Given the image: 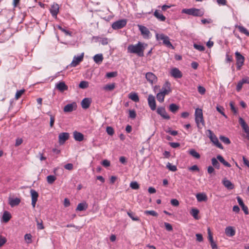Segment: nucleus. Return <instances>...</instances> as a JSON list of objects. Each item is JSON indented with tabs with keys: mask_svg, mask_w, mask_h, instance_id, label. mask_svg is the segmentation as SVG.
Wrapping results in <instances>:
<instances>
[{
	"mask_svg": "<svg viewBox=\"0 0 249 249\" xmlns=\"http://www.w3.org/2000/svg\"><path fill=\"white\" fill-rule=\"evenodd\" d=\"M216 110L218 112H219L221 115H222L225 118H227V116L225 115V114L224 113V112L223 111V110H224V108H223V107L217 105L216 106Z\"/></svg>",
	"mask_w": 249,
	"mask_h": 249,
	"instance_id": "nucleus-43",
	"label": "nucleus"
},
{
	"mask_svg": "<svg viewBox=\"0 0 249 249\" xmlns=\"http://www.w3.org/2000/svg\"><path fill=\"white\" fill-rule=\"evenodd\" d=\"M24 91H25L24 89H21L19 90H18L16 93L15 98L16 99H18L21 96V95L24 92Z\"/></svg>",
	"mask_w": 249,
	"mask_h": 249,
	"instance_id": "nucleus-52",
	"label": "nucleus"
},
{
	"mask_svg": "<svg viewBox=\"0 0 249 249\" xmlns=\"http://www.w3.org/2000/svg\"><path fill=\"white\" fill-rule=\"evenodd\" d=\"M145 78L151 84H153L157 81V77L154 74L151 72H148L146 73Z\"/></svg>",
	"mask_w": 249,
	"mask_h": 249,
	"instance_id": "nucleus-15",
	"label": "nucleus"
},
{
	"mask_svg": "<svg viewBox=\"0 0 249 249\" xmlns=\"http://www.w3.org/2000/svg\"><path fill=\"white\" fill-rule=\"evenodd\" d=\"M73 167V164L71 163H68L64 165V168L68 170H71Z\"/></svg>",
	"mask_w": 249,
	"mask_h": 249,
	"instance_id": "nucleus-62",
	"label": "nucleus"
},
{
	"mask_svg": "<svg viewBox=\"0 0 249 249\" xmlns=\"http://www.w3.org/2000/svg\"><path fill=\"white\" fill-rule=\"evenodd\" d=\"M11 218V215L8 212H5L2 215V218L4 222H7Z\"/></svg>",
	"mask_w": 249,
	"mask_h": 249,
	"instance_id": "nucleus-37",
	"label": "nucleus"
},
{
	"mask_svg": "<svg viewBox=\"0 0 249 249\" xmlns=\"http://www.w3.org/2000/svg\"><path fill=\"white\" fill-rule=\"evenodd\" d=\"M236 27L238 29L239 31L241 33H243L245 34L246 36H249V32L244 27L239 25L237 26Z\"/></svg>",
	"mask_w": 249,
	"mask_h": 249,
	"instance_id": "nucleus-36",
	"label": "nucleus"
},
{
	"mask_svg": "<svg viewBox=\"0 0 249 249\" xmlns=\"http://www.w3.org/2000/svg\"><path fill=\"white\" fill-rule=\"evenodd\" d=\"M239 123L241 125L244 132L246 134V138L249 140V126L245 120L241 117L239 118Z\"/></svg>",
	"mask_w": 249,
	"mask_h": 249,
	"instance_id": "nucleus-7",
	"label": "nucleus"
},
{
	"mask_svg": "<svg viewBox=\"0 0 249 249\" xmlns=\"http://www.w3.org/2000/svg\"><path fill=\"white\" fill-rule=\"evenodd\" d=\"M24 239L27 243H31L32 242V235L31 234H26L24 236Z\"/></svg>",
	"mask_w": 249,
	"mask_h": 249,
	"instance_id": "nucleus-51",
	"label": "nucleus"
},
{
	"mask_svg": "<svg viewBox=\"0 0 249 249\" xmlns=\"http://www.w3.org/2000/svg\"><path fill=\"white\" fill-rule=\"evenodd\" d=\"M75 103L69 104L65 106L64 107V111L65 112H71L74 109Z\"/></svg>",
	"mask_w": 249,
	"mask_h": 249,
	"instance_id": "nucleus-22",
	"label": "nucleus"
},
{
	"mask_svg": "<svg viewBox=\"0 0 249 249\" xmlns=\"http://www.w3.org/2000/svg\"><path fill=\"white\" fill-rule=\"evenodd\" d=\"M84 57V53H82L79 56H74L73 58V60L70 64V66L71 67H75L77 66L80 62L83 61Z\"/></svg>",
	"mask_w": 249,
	"mask_h": 249,
	"instance_id": "nucleus-8",
	"label": "nucleus"
},
{
	"mask_svg": "<svg viewBox=\"0 0 249 249\" xmlns=\"http://www.w3.org/2000/svg\"><path fill=\"white\" fill-rule=\"evenodd\" d=\"M154 15L160 21H164L166 19L165 17L157 10L154 12Z\"/></svg>",
	"mask_w": 249,
	"mask_h": 249,
	"instance_id": "nucleus-21",
	"label": "nucleus"
},
{
	"mask_svg": "<svg viewBox=\"0 0 249 249\" xmlns=\"http://www.w3.org/2000/svg\"><path fill=\"white\" fill-rule=\"evenodd\" d=\"M236 58V68L238 70H240L242 66L244 65L245 57L239 52H236L235 53Z\"/></svg>",
	"mask_w": 249,
	"mask_h": 249,
	"instance_id": "nucleus-5",
	"label": "nucleus"
},
{
	"mask_svg": "<svg viewBox=\"0 0 249 249\" xmlns=\"http://www.w3.org/2000/svg\"><path fill=\"white\" fill-rule=\"evenodd\" d=\"M30 195L32 198V205L33 208H35L36 207V203L37 201V199L38 197V193L35 190L31 189L30 190Z\"/></svg>",
	"mask_w": 249,
	"mask_h": 249,
	"instance_id": "nucleus-9",
	"label": "nucleus"
},
{
	"mask_svg": "<svg viewBox=\"0 0 249 249\" xmlns=\"http://www.w3.org/2000/svg\"><path fill=\"white\" fill-rule=\"evenodd\" d=\"M117 75L116 71L109 72L106 73V77L108 78L114 77Z\"/></svg>",
	"mask_w": 249,
	"mask_h": 249,
	"instance_id": "nucleus-48",
	"label": "nucleus"
},
{
	"mask_svg": "<svg viewBox=\"0 0 249 249\" xmlns=\"http://www.w3.org/2000/svg\"><path fill=\"white\" fill-rule=\"evenodd\" d=\"M213 142V144L216 146V147H218L219 148L221 149H223V147L222 146V144L219 141H212Z\"/></svg>",
	"mask_w": 249,
	"mask_h": 249,
	"instance_id": "nucleus-54",
	"label": "nucleus"
},
{
	"mask_svg": "<svg viewBox=\"0 0 249 249\" xmlns=\"http://www.w3.org/2000/svg\"><path fill=\"white\" fill-rule=\"evenodd\" d=\"M103 59V56L101 53L97 54L95 55L93 57L94 61L96 64H101L102 62Z\"/></svg>",
	"mask_w": 249,
	"mask_h": 249,
	"instance_id": "nucleus-25",
	"label": "nucleus"
},
{
	"mask_svg": "<svg viewBox=\"0 0 249 249\" xmlns=\"http://www.w3.org/2000/svg\"><path fill=\"white\" fill-rule=\"evenodd\" d=\"M73 138L76 141L83 140L84 138L83 134L77 131L73 132Z\"/></svg>",
	"mask_w": 249,
	"mask_h": 249,
	"instance_id": "nucleus-26",
	"label": "nucleus"
},
{
	"mask_svg": "<svg viewBox=\"0 0 249 249\" xmlns=\"http://www.w3.org/2000/svg\"><path fill=\"white\" fill-rule=\"evenodd\" d=\"M126 19H120L113 22L112 24V28L114 30L122 29L126 25Z\"/></svg>",
	"mask_w": 249,
	"mask_h": 249,
	"instance_id": "nucleus-6",
	"label": "nucleus"
},
{
	"mask_svg": "<svg viewBox=\"0 0 249 249\" xmlns=\"http://www.w3.org/2000/svg\"><path fill=\"white\" fill-rule=\"evenodd\" d=\"M164 225H165V227L166 230H167L168 231H172L173 228H172V225L170 224H169L168 223L165 222Z\"/></svg>",
	"mask_w": 249,
	"mask_h": 249,
	"instance_id": "nucleus-57",
	"label": "nucleus"
},
{
	"mask_svg": "<svg viewBox=\"0 0 249 249\" xmlns=\"http://www.w3.org/2000/svg\"><path fill=\"white\" fill-rule=\"evenodd\" d=\"M147 46L146 44L138 42L137 44L129 45L127 47V52L131 53H136L139 56L143 57L144 56L143 52L145 47Z\"/></svg>",
	"mask_w": 249,
	"mask_h": 249,
	"instance_id": "nucleus-1",
	"label": "nucleus"
},
{
	"mask_svg": "<svg viewBox=\"0 0 249 249\" xmlns=\"http://www.w3.org/2000/svg\"><path fill=\"white\" fill-rule=\"evenodd\" d=\"M139 29L140 31L141 34L143 36V37L145 38H149L150 32L146 27L138 25Z\"/></svg>",
	"mask_w": 249,
	"mask_h": 249,
	"instance_id": "nucleus-10",
	"label": "nucleus"
},
{
	"mask_svg": "<svg viewBox=\"0 0 249 249\" xmlns=\"http://www.w3.org/2000/svg\"><path fill=\"white\" fill-rule=\"evenodd\" d=\"M188 152L192 157L196 159H198L200 157L199 154L194 149H191Z\"/></svg>",
	"mask_w": 249,
	"mask_h": 249,
	"instance_id": "nucleus-33",
	"label": "nucleus"
},
{
	"mask_svg": "<svg viewBox=\"0 0 249 249\" xmlns=\"http://www.w3.org/2000/svg\"><path fill=\"white\" fill-rule=\"evenodd\" d=\"M198 91L201 94H204L206 91L205 89L202 86H199L198 87Z\"/></svg>",
	"mask_w": 249,
	"mask_h": 249,
	"instance_id": "nucleus-59",
	"label": "nucleus"
},
{
	"mask_svg": "<svg viewBox=\"0 0 249 249\" xmlns=\"http://www.w3.org/2000/svg\"><path fill=\"white\" fill-rule=\"evenodd\" d=\"M166 167L170 171L175 172L177 170L176 166L172 165L171 163L168 162L166 165Z\"/></svg>",
	"mask_w": 249,
	"mask_h": 249,
	"instance_id": "nucleus-41",
	"label": "nucleus"
},
{
	"mask_svg": "<svg viewBox=\"0 0 249 249\" xmlns=\"http://www.w3.org/2000/svg\"><path fill=\"white\" fill-rule=\"evenodd\" d=\"M136 117V113L134 110H129V117L131 119H135Z\"/></svg>",
	"mask_w": 249,
	"mask_h": 249,
	"instance_id": "nucleus-50",
	"label": "nucleus"
},
{
	"mask_svg": "<svg viewBox=\"0 0 249 249\" xmlns=\"http://www.w3.org/2000/svg\"><path fill=\"white\" fill-rule=\"evenodd\" d=\"M171 204L174 206H178L179 205V202L176 199H172L171 200Z\"/></svg>",
	"mask_w": 249,
	"mask_h": 249,
	"instance_id": "nucleus-60",
	"label": "nucleus"
},
{
	"mask_svg": "<svg viewBox=\"0 0 249 249\" xmlns=\"http://www.w3.org/2000/svg\"><path fill=\"white\" fill-rule=\"evenodd\" d=\"M164 97L165 95L160 92L157 94V99L160 103H162L164 101Z\"/></svg>",
	"mask_w": 249,
	"mask_h": 249,
	"instance_id": "nucleus-44",
	"label": "nucleus"
},
{
	"mask_svg": "<svg viewBox=\"0 0 249 249\" xmlns=\"http://www.w3.org/2000/svg\"><path fill=\"white\" fill-rule=\"evenodd\" d=\"M129 98L135 102H138L139 101V98L138 94L136 93H131L129 95Z\"/></svg>",
	"mask_w": 249,
	"mask_h": 249,
	"instance_id": "nucleus-35",
	"label": "nucleus"
},
{
	"mask_svg": "<svg viewBox=\"0 0 249 249\" xmlns=\"http://www.w3.org/2000/svg\"><path fill=\"white\" fill-rule=\"evenodd\" d=\"M243 84L241 80L238 82L236 89L237 91H239L241 89Z\"/></svg>",
	"mask_w": 249,
	"mask_h": 249,
	"instance_id": "nucleus-58",
	"label": "nucleus"
},
{
	"mask_svg": "<svg viewBox=\"0 0 249 249\" xmlns=\"http://www.w3.org/2000/svg\"><path fill=\"white\" fill-rule=\"evenodd\" d=\"M88 204L86 202H83L80 203H79L77 206L76 209V211H82L86 210L88 208Z\"/></svg>",
	"mask_w": 249,
	"mask_h": 249,
	"instance_id": "nucleus-24",
	"label": "nucleus"
},
{
	"mask_svg": "<svg viewBox=\"0 0 249 249\" xmlns=\"http://www.w3.org/2000/svg\"><path fill=\"white\" fill-rule=\"evenodd\" d=\"M182 14H185L194 17H201L204 14V11L196 8H184L181 10Z\"/></svg>",
	"mask_w": 249,
	"mask_h": 249,
	"instance_id": "nucleus-2",
	"label": "nucleus"
},
{
	"mask_svg": "<svg viewBox=\"0 0 249 249\" xmlns=\"http://www.w3.org/2000/svg\"><path fill=\"white\" fill-rule=\"evenodd\" d=\"M55 87L61 92L67 90L68 89V87L65 84L64 82H59L56 84Z\"/></svg>",
	"mask_w": 249,
	"mask_h": 249,
	"instance_id": "nucleus-17",
	"label": "nucleus"
},
{
	"mask_svg": "<svg viewBox=\"0 0 249 249\" xmlns=\"http://www.w3.org/2000/svg\"><path fill=\"white\" fill-rule=\"evenodd\" d=\"M144 213L146 215H152V216H158V213L155 211H153V210H151V211H145L144 212Z\"/></svg>",
	"mask_w": 249,
	"mask_h": 249,
	"instance_id": "nucleus-42",
	"label": "nucleus"
},
{
	"mask_svg": "<svg viewBox=\"0 0 249 249\" xmlns=\"http://www.w3.org/2000/svg\"><path fill=\"white\" fill-rule=\"evenodd\" d=\"M169 109L171 112L175 113L179 109V106L175 104H171L170 105Z\"/></svg>",
	"mask_w": 249,
	"mask_h": 249,
	"instance_id": "nucleus-32",
	"label": "nucleus"
},
{
	"mask_svg": "<svg viewBox=\"0 0 249 249\" xmlns=\"http://www.w3.org/2000/svg\"><path fill=\"white\" fill-rule=\"evenodd\" d=\"M127 214L132 220L137 221H140V218L138 217L135 216L134 213L132 212H127Z\"/></svg>",
	"mask_w": 249,
	"mask_h": 249,
	"instance_id": "nucleus-46",
	"label": "nucleus"
},
{
	"mask_svg": "<svg viewBox=\"0 0 249 249\" xmlns=\"http://www.w3.org/2000/svg\"><path fill=\"white\" fill-rule=\"evenodd\" d=\"M56 179V178L53 175H49L47 177V181L49 184H53Z\"/></svg>",
	"mask_w": 249,
	"mask_h": 249,
	"instance_id": "nucleus-38",
	"label": "nucleus"
},
{
	"mask_svg": "<svg viewBox=\"0 0 249 249\" xmlns=\"http://www.w3.org/2000/svg\"><path fill=\"white\" fill-rule=\"evenodd\" d=\"M160 92L165 96L171 92V84L168 81L166 82L162 86Z\"/></svg>",
	"mask_w": 249,
	"mask_h": 249,
	"instance_id": "nucleus-11",
	"label": "nucleus"
},
{
	"mask_svg": "<svg viewBox=\"0 0 249 249\" xmlns=\"http://www.w3.org/2000/svg\"><path fill=\"white\" fill-rule=\"evenodd\" d=\"M89 87V83L86 81H81L79 85V87L81 89H84L87 88Z\"/></svg>",
	"mask_w": 249,
	"mask_h": 249,
	"instance_id": "nucleus-40",
	"label": "nucleus"
},
{
	"mask_svg": "<svg viewBox=\"0 0 249 249\" xmlns=\"http://www.w3.org/2000/svg\"><path fill=\"white\" fill-rule=\"evenodd\" d=\"M236 198H237V202H238L239 205L241 206V207H242L245 205L243 200L242 199V198L240 197L237 196Z\"/></svg>",
	"mask_w": 249,
	"mask_h": 249,
	"instance_id": "nucleus-63",
	"label": "nucleus"
},
{
	"mask_svg": "<svg viewBox=\"0 0 249 249\" xmlns=\"http://www.w3.org/2000/svg\"><path fill=\"white\" fill-rule=\"evenodd\" d=\"M148 103L149 107L152 110H155L156 108L155 97L152 95H149L148 98Z\"/></svg>",
	"mask_w": 249,
	"mask_h": 249,
	"instance_id": "nucleus-14",
	"label": "nucleus"
},
{
	"mask_svg": "<svg viewBox=\"0 0 249 249\" xmlns=\"http://www.w3.org/2000/svg\"><path fill=\"white\" fill-rule=\"evenodd\" d=\"M20 202V200L18 198H12L9 200V204L12 207L18 205Z\"/></svg>",
	"mask_w": 249,
	"mask_h": 249,
	"instance_id": "nucleus-30",
	"label": "nucleus"
},
{
	"mask_svg": "<svg viewBox=\"0 0 249 249\" xmlns=\"http://www.w3.org/2000/svg\"><path fill=\"white\" fill-rule=\"evenodd\" d=\"M208 240L210 241V243H214V241L213 237V235L210 230V229L208 228Z\"/></svg>",
	"mask_w": 249,
	"mask_h": 249,
	"instance_id": "nucleus-47",
	"label": "nucleus"
},
{
	"mask_svg": "<svg viewBox=\"0 0 249 249\" xmlns=\"http://www.w3.org/2000/svg\"><path fill=\"white\" fill-rule=\"evenodd\" d=\"M93 38L95 39L96 41L100 42L103 45L108 44V39L107 37L101 38L99 36H93Z\"/></svg>",
	"mask_w": 249,
	"mask_h": 249,
	"instance_id": "nucleus-29",
	"label": "nucleus"
},
{
	"mask_svg": "<svg viewBox=\"0 0 249 249\" xmlns=\"http://www.w3.org/2000/svg\"><path fill=\"white\" fill-rule=\"evenodd\" d=\"M196 198L198 202L205 201L207 200V196L204 193L197 194Z\"/></svg>",
	"mask_w": 249,
	"mask_h": 249,
	"instance_id": "nucleus-23",
	"label": "nucleus"
},
{
	"mask_svg": "<svg viewBox=\"0 0 249 249\" xmlns=\"http://www.w3.org/2000/svg\"><path fill=\"white\" fill-rule=\"evenodd\" d=\"M194 47L199 51H204L205 50V47L202 46V45H198V44H194Z\"/></svg>",
	"mask_w": 249,
	"mask_h": 249,
	"instance_id": "nucleus-49",
	"label": "nucleus"
},
{
	"mask_svg": "<svg viewBox=\"0 0 249 249\" xmlns=\"http://www.w3.org/2000/svg\"><path fill=\"white\" fill-rule=\"evenodd\" d=\"M59 11V6L57 4H53L50 9V12L53 17H56Z\"/></svg>",
	"mask_w": 249,
	"mask_h": 249,
	"instance_id": "nucleus-19",
	"label": "nucleus"
},
{
	"mask_svg": "<svg viewBox=\"0 0 249 249\" xmlns=\"http://www.w3.org/2000/svg\"><path fill=\"white\" fill-rule=\"evenodd\" d=\"M230 107H231V110L234 113H237V110L236 109V108L235 107H234V103L232 102H231L230 103Z\"/></svg>",
	"mask_w": 249,
	"mask_h": 249,
	"instance_id": "nucleus-61",
	"label": "nucleus"
},
{
	"mask_svg": "<svg viewBox=\"0 0 249 249\" xmlns=\"http://www.w3.org/2000/svg\"><path fill=\"white\" fill-rule=\"evenodd\" d=\"M157 112L160 115L163 119L169 120L170 117L166 111V110L163 107H159L157 108Z\"/></svg>",
	"mask_w": 249,
	"mask_h": 249,
	"instance_id": "nucleus-12",
	"label": "nucleus"
},
{
	"mask_svg": "<svg viewBox=\"0 0 249 249\" xmlns=\"http://www.w3.org/2000/svg\"><path fill=\"white\" fill-rule=\"evenodd\" d=\"M70 134L67 132H63L59 134L58 136V140L60 141H64L68 140L69 139Z\"/></svg>",
	"mask_w": 249,
	"mask_h": 249,
	"instance_id": "nucleus-27",
	"label": "nucleus"
},
{
	"mask_svg": "<svg viewBox=\"0 0 249 249\" xmlns=\"http://www.w3.org/2000/svg\"><path fill=\"white\" fill-rule=\"evenodd\" d=\"M198 213H199V211L196 209V208H193L191 210V211H190V214L193 216V217L195 219H198L199 218L198 214Z\"/></svg>",
	"mask_w": 249,
	"mask_h": 249,
	"instance_id": "nucleus-31",
	"label": "nucleus"
},
{
	"mask_svg": "<svg viewBox=\"0 0 249 249\" xmlns=\"http://www.w3.org/2000/svg\"><path fill=\"white\" fill-rule=\"evenodd\" d=\"M156 37L158 40H162L163 45H164L167 47L171 48L172 49H174V47L170 42V38L168 36L165 35L163 34H156Z\"/></svg>",
	"mask_w": 249,
	"mask_h": 249,
	"instance_id": "nucleus-3",
	"label": "nucleus"
},
{
	"mask_svg": "<svg viewBox=\"0 0 249 249\" xmlns=\"http://www.w3.org/2000/svg\"><path fill=\"white\" fill-rule=\"evenodd\" d=\"M217 158H213L212 159V164L216 169H218L220 168V164L219 163Z\"/></svg>",
	"mask_w": 249,
	"mask_h": 249,
	"instance_id": "nucleus-39",
	"label": "nucleus"
},
{
	"mask_svg": "<svg viewBox=\"0 0 249 249\" xmlns=\"http://www.w3.org/2000/svg\"><path fill=\"white\" fill-rule=\"evenodd\" d=\"M107 132L109 135H112L114 133V129L111 126H107L106 129Z\"/></svg>",
	"mask_w": 249,
	"mask_h": 249,
	"instance_id": "nucleus-55",
	"label": "nucleus"
},
{
	"mask_svg": "<svg viewBox=\"0 0 249 249\" xmlns=\"http://www.w3.org/2000/svg\"><path fill=\"white\" fill-rule=\"evenodd\" d=\"M171 75L175 78H180L182 76V72L176 68H173L170 71Z\"/></svg>",
	"mask_w": 249,
	"mask_h": 249,
	"instance_id": "nucleus-13",
	"label": "nucleus"
},
{
	"mask_svg": "<svg viewBox=\"0 0 249 249\" xmlns=\"http://www.w3.org/2000/svg\"><path fill=\"white\" fill-rule=\"evenodd\" d=\"M222 183L224 186L229 190H231L234 188V185L230 180L227 179V178H224L222 181Z\"/></svg>",
	"mask_w": 249,
	"mask_h": 249,
	"instance_id": "nucleus-20",
	"label": "nucleus"
},
{
	"mask_svg": "<svg viewBox=\"0 0 249 249\" xmlns=\"http://www.w3.org/2000/svg\"><path fill=\"white\" fill-rule=\"evenodd\" d=\"M7 240L6 238L0 235V247L3 246L6 242Z\"/></svg>",
	"mask_w": 249,
	"mask_h": 249,
	"instance_id": "nucleus-53",
	"label": "nucleus"
},
{
	"mask_svg": "<svg viewBox=\"0 0 249 249\" xmlns=\"http://www.w3.org/2000/svg\"><path fill=\"white\" fill-rule=\"evenodd\" d=\"M130 187L134 190H137L139 188V185L136 181L131 182L130 184Z\"/></svg>",
	"mask_w": 249,
	"mask_h": 249,
	"instance_id": "nucleus-45",
	"label": "nucleus"
},
{
	"mask_svg": "<svg viewBox=\"0 0 249 249\" xmlns=\"http://www.w3.org/2000/svg\"><path fill=\"white\" fill-rule=\"evenodd\" d=\"M115 87V83H111L110 84H107L105 85L103 87V89L107 91H111L114 89Z\"/></svg>",
	"mask_w": 249,
	"mask_h": 249,
	"instance_id": "nucleus-34",
	"label": "nucleus"
},
{
	"mask_svg": "<svg viewBox=\"0 0 249 249\" xmlns=\"http://www.w3.org/2000/svg\"><path fill=\"white\" fill-rule=\"evenodd\" d=\"M92 100L89 98H85L83 99L81 103V107L83 109H87L88 108L91 103Z\"/></svg>",
	"mask_w": 249,
	"mask_h": 249,
	"instance_id": "nucleus-16",
	"label": "nucleus"
},
{
	"mask_svg": "<svg viewBox=\"0 0 249 249\" xmlns=\"http://www.w3.org/2000/svg\"><path fill=\"white\" fill-rule=\"evenodd\" d=\"M37 228L38 230H43L44 228L41 220L40 222H39V221L37 220Z\"/></svg>",
	"mask_w": 249,
	"mask_h": 249,
	"instance_id": "nucleus-64",
	"label": "nucleus"
},
{
	"mask_svg": "<svg viewBox=\"0 0 249 249\" xmlns=\"http://www.w3.org/2000/svg\"><path fill=\"white\" fill-rule=\"evenodd\" d=\"M225 231L226 234L229 237H232L235 234V230L234 228L231 226L226 227Z\"/></svg>",
	"mask_w": 249,
	"mask_h": 249,
	"instance_id": "nucleus-18",
	"label": "nucleus"
},
{
	"mask_svg": "<svg viewBox=\"0 0 249 249\" xmlns=\"http://www.w3.org/2000/svg\"><path fill=\"white\" fill-rule=\"evenodd\" d=\"M195 121L198 127H199V124L201 123L203 126L204 125V120L203 117L202 110L200 108H196L195 111Z\"/></svg>",
	"mask_w": 249,
	"mask_h": 249,
	"instance_id": "nucleus-4",
	"label": "nucleus"
},
{
	"mask_svg": "<svg viewBox=\"0 0 249 249\" xmlns=\"http://www.w3.org/2000/svg\"><path fill=\"white\" fill-rule=\"evenodd\" d=\"M206 135L210 139V140H218L214 134L210 130H207L206 131Z\"/></svg>",
	"mask_w": 249,
	"mask_h": 249,
	"instance_id": "nucleus-28",
	"label": "nucleus"
},
{
	"mask_svg": "<svg viewBox=\"0 0 249 249\" xmlns=\"http://www.w3.org/2000/svg\"><path fill=\"white\" fill-rule=\"evenodd\" d=\"M102 164L105 167H107L110 166V163L107 160H104L102 162Z\"/></svg>",
	"mask_w": 249,
	"mask_h": 249,
	"instance_id": "nucleus-56",
	"label": "nucleus"
}]
</instances>
